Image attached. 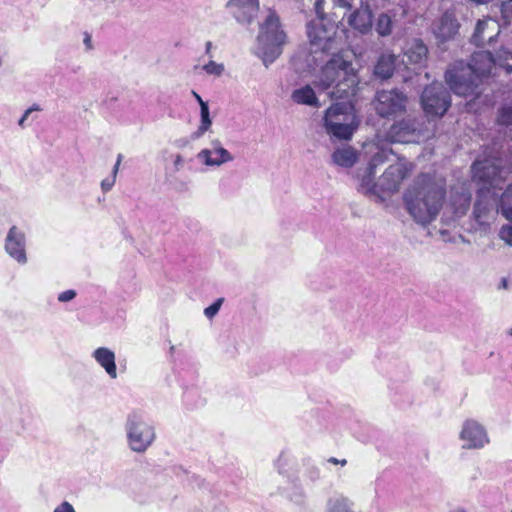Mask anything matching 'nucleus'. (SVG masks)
Masks as SVG:
<instances>
[{"mask_svg":"<svg viewBox=\"0 0 512 512\" xmlns=\"http://www.w3.org/2000/svg\"><path fill=\"white\" fill-rule=\"evenodd\" d=\"M495 65L511 72L512 53L504 49L497 51L495 56L489 51L475 52L470 63L455 61L451 64L445 73V80L456 95L477 97L481 93L480 85Z\"/></svg>","mask_w":512,"mask_h":512,"instance_id":"1","label":"nucleus"},{"mask_svg":"<svg viewBox=\"0 0 512 512\" xmlns=\"http://www.w3.org/2000/svg\"><path fill=\"white\" fill-rule=\"evenodd\" d=\"M447 194L446 178L436 172L420 173L406 189L403 201L408 213L426 226L439 216Z\"/></svg>","mask_w":512,"mask_h":512,"instance_id":"2","label":"nucleus"},{"mask_svg":"<svg viewBox=\"0 0 512 512\" xmlns=\"http://www.w3.org/2000/svg\"><path fill=\"white\" fill-rule=\"evenodd\" d=\"M330 56L315 76L314 86L331 99H350L356 96L359 77L347 51L325 53Z\"/></svg>","mask_w":512,"mask_h":512,"instance_id":"3","label":"nucleus"},{"mask_svg":"<svg viewBox=\"0 0 512 512\" xmlns=\"http://www.w3.org/2000/svg\"><path fill=\"white\" fill-rule=\"evenodd\" d=\"M473 179L482 182L483 185L477 192L474 204L473 217L479 225H488L494 215L499 212L496 205L497 190L501 187L498 177L500 169L488 160L475 161L472 165Z\"/></svg>","mask_w":512,"mask_h":512,"instance_id":"4","label":"nucleus"},{"mask_svg":"<svg viewBox=\"0 0 512 512\" xmlns=\"http://www.w3.org/2000/svg\"><path fill=\"white\" fill-rule=\"evenodd\" d=\"M286 43L287 35L281 27L280 18L274 10L270 9L260 25L256 38L255 55L268 68L280 57Z\"/></svg>","mask_w":512,"mask_h":512,"instance_id":"5","label":"nucleus"},{"mask_svg":"<svg viewBox=\"0 0 512 512\" xmlns=\"http://www.w3.org/2000/svg\"><path fill=\"white\" fill-rule=\"evenodd\" d=\"M352 99L332 104L323 117L326 133L339 140H350L358 129L360 120L357 116Z\"/></svg>","mask_w":512,"mask_h":512,"instance_id":"6","label":"nucleus"},{"mask_svg":"<svg viewBox=\"0 0 512 512\" xmlns=\"http://www.w3.org/2000/svg\"><path fill=\"white\" fill-rule=\"evenodd\" d=\"M124 430L127 447L134 453L144 454L157 438L156 428L141 411H131L125 420Z\"/></svg>","mask_w":512,"mask_h":512,"instance_id":"7","label":"nucleus"},{"mask_svg":"<svg viewBox=\"0 0 512 512\" xmlns=\"http://www.w3.org/2000/svg\"><path fill=\"white\" fill-rule=\"evenodd\" d=\"M338 27L326 17H319L307 24V34L311 44V54L316 60V54L337 51L340 48L337 36Z\"/></svg>","mask_w":512,"mask_h":512,"instance_id":"8","label":"nucleus"},{"mask_svg":"<svg viewBox=\"0 0 512 512\" xmlns=\"http://www.w3.org/2000/svg\"><path fill=\"white\" fill-rule=\"evenodd\" d=\"M422 108L427 116L442 117L451 105L448 91L441 83L427 86L421 95Z\"/></svg>","mask_w":512,"mask_h":512,"instance_id":"9","label":"nucleus"},{"mask_svg":"<svg viewBox=\"0 0 512 512\" xmlns=\"http://www.w3.org/2000/svg\"><path fill=\"white\" fill-rule=\"evenodd\" d=\"M461 448L465 450H481L490 444V437L484 424L476 419H466L459 431Z\"/></svg>","mask_w":512,"mask_h":512,"instance_id":"10","label":"nucleus"},{"mask_svg":"<svg viewBox=\"0 0 512 512\" xmlns=\"http://www.w3.org/2000/svg\"><path fill=\"white\" fill-rule=\"evenodd\" d=\"M407 97L397 89L378 91L374 98V108L381 117H392L406 109Z\"/></svg>","mask_w":512,"mask_h":512,"instance_id":"11","label":"nucleus"},{"mask_svg":"<svg viewBox=\"0 0 512 512\" xmlns=\"http://www.w3.org/2000/svg\"><path fill=\"white\" fill-rule=\"evenodd\" d=\"M410 167L404 162H397L386 168L378 179L380 198L396 193L410 173Z\"/></svg>","mask_w":512,"mask_h":512,"instance_id":"12","label":"nucleus"},{"mask_svg":"<svg viewBox=\"0 0 512 512\" xmlns=\"http://www.w3.org/2000/svg\"><path fill=\"white\" fill-rule=\"evenodd\" d=\"M422 138L419 122L410 117L394 123L386 134V140L390 143L419 142Z\"/></svg>","mask_w":512,"mask_h":512,"instance_id":"13","label":"nucleus"},{"mask_svg":"<svg viewBox=\"0 0 512 512\" xmlns=\"http://www.w3.org/2000/svg\"><path fill=\"white\" fill-rule=\"evenodd\" d=\"M196 158L202 165L213 168H218L234 160V156L223 147L219 139H213L210 142V147L201 149Z\"/></svg>","mask_w":512,"mask_h":512,"instance_id":"14","label":"nucleus"},{"mask_svg":"<svg viewBox=\"0 0 512 512\" xmlns=\"http://www.w3.org/2000/svg\"><path fill=\"white\" fill-rule=\"evenodd\" d=\"M5 251L19 264L27 263L26 237L22 229L12 226L5 239Z\"/></svg>","mask_w":512,"mask_h":512,"instance_id":"15","label":"nucleus"},{"mask_svg":"<svg viewBox=\"0 0 512 512\" xmlns=\"http://www.w3.org/2000/svg\"><path fill=\"white\" fill-rule=\"evenodd\" d=\"M501 32L500 24L493 18L478 20L471 41L476 46H492Z\"/></svg>","mask_w":512,"mask_h":512,"instance_id":"16","label":"nucleus"},{"mask_svg":"<svg viewBox=\"0 0 512 512\" xmlns=\"http://www.w3.org/2000/svg\"><path fill=\"white\" fill-rule=\"evenodd\" d=\"M460 29V23L454 13L445 12L432 25V32L439 42H446L455 38Z\"/></svg>","mask_w":512,"mask_h":512,"instance_id":"17","label":"nucleus"},{"mask_svg":"<svg viewBox=\"0 0 512 512\" xmlns=\"http://www.w3.org/2000/svg\"><path fill=\"white\" fill-rule=\"evenodd\" d=\"M363 149L365 157H369L367 165L375 170L378 166L387 162L390 155L393 154L392 149L383 144L379 137H376L373 141L366 142Z\"/></svg>","mask_w":512,"mask_h":512,"instance_id":"18","label":"nucleus"},{"mask_svg":"<svg viewBox=\"0 0 512 512\" xmlns=\"http://www.w3.org/2000/svg\"><path fill=\"white\" fill-rule=\"evenodd\" d=\"M228 7L233 16L241 24H250L259 11V0H230Z\"/></svg>","mask_w":512,"mask_h":512,"instance_id":"19","label":"nucleus"},{"mask_svg":"<svg viewBox=\"0 0 512 512\" xmlns=\"http://www.w3.org/2000/svg\"><path fill=\"white\" fill-rule=\"evenodd\" d=\"M91 357L110 379H117L116 354L112 349L106 346L97 347L92 351Z\"/></svg>","mask_w":512,"mask_h":512,"instance_id":"20","label":"nucleus"},{"mask_svg":"<svg viewBox=\"0 0 512 512\" xmlns=\"http://www.w3.org/2000/svg\"><path fill=\"white\" fill-rule=\"evenodd\" d=\"M376 170L367 165L362 171L359 170L357 174L358 191L367 196H377L380 198V191L378 181H375Z\"/></svg>","mask_w":512,"mask_h":512,"instance_id":"21","label":"nucleus"},{"mask_svg":"<svg viewBox=\"0 0 512 512\" xmlns=\"http://www.w3.org/2000/svg\"><path fill=\"white\" fill-rule=\"evenodd\" d=\"M359 160L358 151L350 145H341L331 154V162L340 168H351Z\"/></svg>","mask_w":512,"mask_h":512,"instance_id":"22","label":"nucleus"},{"mask_svg":"<svg viewBox=\"0 0 512 512\" xmlns=\"http://www.w3.org/2000/svg\"><path fill=\"white\" fill-rule=\"evenodd\" d=\"M291 100L298 105L309 106L313 108H319L321 102L316 95L314 88L309 85H303L295 88L290 95Z\"/></svg>","mask_w":512,"mask_h":512,"instance_id":"23","label":"nucleus"},{"mask_svg":"<svg viewBox=\"0 0 512 512\" xmlns=\"http://www.w3.org/2000/svg\"><path fill=\"white\" fill-rule=\"evenodd\" d=\"M348 22L351 27L360 33H367L372 27V12L370 8L366 5L356 10L349 16Z\"/></svg>","mask_w":512,"mask_h":512,"instance_id":"24","label":"nucleus"},{"mask_svg":"<svg viewBox=\"0 0 512 512\" xmlns=\"http://www.w3.org/2000/svg\"><path fill=\"white\" fill-rule=\"evenodd\" d=\"M471 194L467 188L461 187V191L452 190L450 196V205L456 217L463 216L470 206Z\"/></svg>","mask_w":512,"mask_h":512,"instance_id":"25","label":"nucleus"},{"mask_svg":"<svg viewBox=\"0 0 512 512\" xmlns=\"http://www.w3.org/2000/svg\"><path fill=\"white\" fill-rule=\"evenodd\" d=\"M396 56L392 53H382L375 65L374 74L381 79H388L393 75Z\"/></svg>","mask_w":512,"mask_h":512,"instance_id":"26","label":"nucleus"},{"mask_svg":"<svg viewBox=\"0 0 512 512\" xmlns=\"http://www.w3.org/2000/svg\"><path fill=\"white\" fill-rule=\"evenodd\" d=\"M428 49L419 39L413 40L405 50V55L412 64L421 65L427 59Z\"/></svg>","mask_w":512,"mask_h":512,"instance_id":"27","label":"nucleus"},{"mask_svg":"<svg viewBox=\"0 0 512 512\" xmlns=\"http://www.w3.org/2000/svg\"><path fill=\"white\" fill-rule=\"evenodd\" d=\"M212 127V119L210 117V111L208 103L200 106V124L196 131H194L190 138L191 140H198L204 136Z\"/></svg>","mask_w":512,"mask_h":512,"instance_id":"28","label":"nucleus"},{"mask_svg":"<svg viewBox=\"0 0 512 512\" xmlns=\"http://www.w3.org/2000/svg\"><path fill=\"white\" fill-rule=\"evenodd\" d=\"M498 209L507 220H512V185L501 194Z\"/></svg>","mask_w":512,"mask_h":512,"instance_id":"29","label":"nucleus"},{"mask_svg":"<svg viewBox=\"0 0 512 512\" xmlns=\"http://www.w3.org/2000/svg\"><path fill=\"white\" fill-rule=\"evenodd\" d=\"M376 31L380 36H388L392 32V19L388 14H381L376 23Z\"/></svg>","mask_w":512,"mask_h":512,"instance_id":"30","label":"nucleus"},{"mask_svg":"<svg viewBox=\"0 0 512 512\" xmlns=\"http://www.w3.org/2000/svg\"><path fill=\"white\" fill-rule=\"evenodd\" d=\"M286 496L294 504L302 506L306 500V493L300 485H293L290 490L286 492Z\"/></svg>","mask_w":512,"mask_h":512,"instance_id":"31","label":"nucleus"},{"mask_svg":"<svg viewBox=\"0 0 512 512\" xmlns=\"http://www.w3.org/2000/svg\"><path fill=\"white\" fill-rule=\"evenodd\" d=\"M291 459L288 454L281 453L274 462V467L279 474L285 475L288 472Z\"/></svg>","mask_w":512,"mask_h":512,"instance_id":"32","label":"nucleus"},{"mask_svg":"<svg viewBox=\"0 0 512 512\" xmlns=\"http://www.w3.org/2000/svg\"><path fill=\"white\" fill-rule=\"evenodd\" d=\"M503 225L498 233L499 238L508 246L512 247V220Z\"/></svg>","mask_w":512,"mask_h":512,"instance_id":"33","label":"nucleus"},{"mask_svg":"<svg viewBox=\"0 0 512 512\" xmlns=\"http://www.w3.org/2000/svg\"><path fill=\"white\" fill-rule=\"evenodd\" d=\"M202 69L208 74L213 76H220L224 71V65L222 63H216L215 61H209L203 65Z\"/></svg>","mask_w":512,"mask_h":512,"instance_id":"34","label":"nucleus"},{"mask_svg":"<svg viewBox=\"0 0 512 512\" xmlns=\"http://www.w3.org/2000/svg\"><path fill=\"white\" fill-rule=\"evenodd\" d=\"M498 122L501 125H512V107H503L500 110Z\"/></svg>","mask_w":512,"mask_h":512,"instance_id":"35","label":"nucleus"},{"mask_svg":"<svg viewBox=\"0 0 512 512\" xmlns=\"http://www.w3.org/2000/svg\"><path fill=\"white\" fill-rule=\"evenodd\" d=\"M222 303H223V299H221V298L217 299L214 303H212L210 306H208L204 309V315L208 319H212L219 312Z\"/></svg>","mask_w":512,"mask_h":512,"instance_id":"36","label":"nucleus"},{"mask_svg":"<svg viewBox=\"0 0 512 512\" xmlns=\"http://www.w3.org/2000/svg\"><path fill=\"white\" fill-rule=\"evenodd\" d=\"M501 15L505 23L512 21V0H507L501 5Z\"/></svg>","mask_w":512,"mask_h":512,"instance_id":"37","label":"nucleus"},{"mask_svg":"<svg viewBox=\"0 0 512 512\" xmlns=\"http://www.w3.org/2000/svg\"><path fill=\"white\" fill-rule=\"evenodd\" d=\"M77 292L74 289H68L58 294L57 300L61 303H68L75 299Z\"/></svg>","mask_w":512,"mask_h":512,"instance_id":"38","label":"nucleus"},{"mask_svg":"<svg viewBox=\"0 0 512 512\" xmlns=\"http://www.w3.org/2000/svg\"><path fill=\"white\" fill-rule=\"evenodd\" d=\"M53 512H76V510L70 502L64 500L55 506Z\"/></svg>","mask_w":512,"mask_h":512,"instance_id":"39","label":"nucleus"},{"mask_svg":"<svg viewBox=\"0 0 512 512\" xmlns=\"http://www.w3.org/2000/svg\"><path fill=\"white\" fill-rule=\"evenodd\" d=\"M40 110H41V108H40V106H39V105H37V104H34V105H33V106H31L30 108H28V109L24 112L23 116L19 119V121H18V125H19L20 127H22V128H23V127H25V122H26V120L28 119L29 115H30L32 112H34V111H40Z\"/></svg>","mask_w":512,"mask_h":512,"instance_id":"40","label":"nucleus"},{"mask_svg":"<svg viewBox=\"0 0 512 512\" xmlns=\"http://www.w3.org/2000/svg\"><path fill=\"white\" fill-rule=\"evenodd\" d=\"M116 182V177L110 176L101 181V189L104 193L109 192Z\"/></svg>","mask_w":512,"mask_h":512,"instance_id":"41","label":"nucleus"},{"mask_svg":"<svg viewBox=\"0 0 512 512\" xmlns=\"http://www.w3.org/2000/svg\"><path fill=\"white\" fill-rule=\"evenodd\" d=\"M314 6H315V12L317 14L316 18L325 17L324 9H323V1L322 0H316Z\"/></svg>","mask_w":512,"mask_h":512,"instance_id":"42","label":"nucleus"},{"mask_svg":"<svg viewBox=\"0 0 512 512\" xmlns=\"http://www.w3.org/2000/svg\"><path fill=\"white\" fill-rule=\"evenodd\" d=\"M122 159H123V155L122 154H118L117 155L116 163H115V165H114V167L112 169V176L117 177V174H118V171H119Z\"/></svg>","mask_w":512,"mask_h":512,"instance_id":"43","label":"nucleus"},{"mask_svg":"<svg viewBox=\"0 0 512 512\" xmlns=\"http://www.w3.org/2000/svg\"><path fill=\"white\" fill-rule=\"evenodd\" d=\"M335 4L337 6H340V7H344V8H352V5H353V0H334Z\"/></svg>","mask_w":512,"mask_h":512,"instance_id":"44","label":"nucleus"},{"mask_svg":"<svg viewBox=\"0 0 512 512\" xmlns=\"http://www.w3.org/2000/svg\"><path fill=\"white\" fill-rule=\"evenodd\" d=\"M174 167L176 170H180L184 164V158L178 154L175 156V159H174Z\"/></svg>","mask_w":512,"mask_h":512,"instance_id":"45","label":"nucleus"},{"mask_svg":"<svg viewBox=\"0 0 512 512\" xmlns=\"http://www.w3.org/2000/svg\"><path fill=\"white\" fill-rule=\"evenodd\" d=\"M328 462L331 463V464H334V465H341V466H345L347 464V460L346 459H337L335 457H330L328 459Z\"/></svg>","mask_w":512,"mask_h":512,"instance_id":"46","label":"nucleus"},{"mask_svg":"<svg viewBox=\"0 0 512 512\" xmlns=\"http://www.w3.org/2000/svg\"><path fill=\"white\" fill-rule=\"evenodd\" d=\"M84 44L87 48V50H90L92 49V40H91V36L89 34H85L84 36Z\"/></svg>","mask_w":512,"mask_h":512,"instance_id":"47","label":"nucleus"},{"mask_svg":"<svg viewBox=\"0 0 512 512\" xmlns=\"http://www.w3.org/2000/svg\"><path fill=\"white\" fill-rule=\"evenodd\" d=\"M192 95L195 98V100L199 103V106H202L204 104H207L206 101L202 99V97L195 91H192Z\"/></svg>","mask_w":512,"mask_h":512,"instance_id":"48","label":"nucleus"},{"mask_svg":"<svg viewBox=\"0 0 512 512\" xmlns=\"http://www.w3.org/2000/svg\"><path fill=\"white\" fill-rule=\"evenodd\" d=\"M176 143H177L178 147H184L188 143V141L185 139H181V140H178Z\"/></svg>","mask_w":512,"mask_h":512,"instance_id":"49","label":"nucleus"},{"mask_svg":"<svg viewBox=\"0 0 512 512\" xmlns=\"http://www.w3.org/2000/svg\"><path fill=\"white\" fill-rule=\"evenodd\" d=\"M211 48H212V43L211 42H207L206 43V53H209Z\"/></svg>","mask_w":512,"mask_h":512,"instance_id":"50","label":"nucleus"},{"mask_svg":"<svg viewBox=\"0 0 512 512\" xmlns=\"http://www.w3.org/2000/svg\"><path fill=\"white\" fill-rule=\"evenodd\" d=\"M313 473H314V477L313 478L317 479L319 477V469L315 468Z\"/></svg>","mask_w":512,"mask_h":512,"instance_id":"51","label":"nucleus"},{"mask_svg":"<svg viewBox=\"0 0 512 512\" xmlns=\"http://www.w3.org/2000/svg\"><path fill=\"white\" fill-rule=\"evenodd\" d=\"M450 512H467V511H465V510H464V509H462V508H457V509L452 510V511H450Z\"/></svg>","mask_w":512,"mask_h":512,"instance_id":"52","label":"nucleus"},{"mask_svg":"<svg viewBox=\"0 0 512 512\" xmlns=\"http://www.w3.org/2000/svg\"><path fill=\"white\" fill-rule=\"evenodd\" d=\"M508 334L512 337V328L508 331Z\"/></svg>","mask_w":512,"mask_h":512,"instance_id":"53","label":"nucleus"},{"mask_svg":"<svg viewBox=\"0 0 512 512\" xmlns=\"http://www.w3.org/2000/svg\"><path fill=\"white\" fill-rule=\"evenodd\" d=\"M510 512H512V510Z\"/></svg>","mask_w":512,"mask_h":512,"instance_id":"54","label":"nucleus"}]
</instances>
